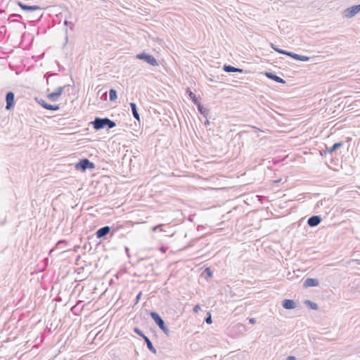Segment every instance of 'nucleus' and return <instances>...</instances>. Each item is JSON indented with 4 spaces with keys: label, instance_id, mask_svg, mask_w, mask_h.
I'll list each match as a JSON object with an SVG mask.
<instances>
[{
    "label": "nucleus",
    "instance_id": "obj_1",
    "mask_svg": "<svg viewBox=\"0 0 360 360\" xmlns=\"http://www.w3.org/2000/svg\"><path fill=\"white\" fill-rule=\"evenodd\" d=\"M91 124L96 130H100L105 127L108 129H110L116 126V123L108 117L101 118L98 117L91 122Z\"/></svg>",
    "mask_w": 360,
    "mask_h": 360
},
{
    "label": "nucleus",
    "instance_id": "obj_2",
    "mask_svg": "<svg viewBox=\"0 0 360 360\" xmlns=\"http://www.w3.org/2000/svg\"><path fill=\"white\" fill-rule=\"evenodd\" d=\"M117 231V228L105 226L98 229L96 231L95 235L98 239H107V236L110 235V238H112Z\"/></svg>",
    "mask_w": 360,
    "mask_h": 360
},
{
    "label": "nucleus",
    "instance_id": "obj_3",
    "mask_svg": "<svg viewBox=\"0 0 360 360\" xmlns=\"http://www.w3.org/2000/svg\"><path fill=\"white\" fill-rule=\"evenodd\" d=\"M150 316L152 319L155 321L156 325L160 328V329L167 335L169 336L170 333V330L166 326L165 321L160 316V315L156 311H150Z\"/></svg>",
    "mask_w": 360,
    "mask_h": 360
},
{
    "label": "nucleus",
    "instance_id": "obj_4",
    "mask_svg": "<svg viewBox=\"0 0 360 360\" xmlns=\"http://www.w3.org/2000/svg\"><path fill=\"white\" fill-rule=\"evenodd\" d=\"M75 168L77 170L85 172L87 169L95 168V164L87 158H82L75 164Z\"/></svg>",
    "mask_w": 360,
    "mask_h": 360
},
{
    "label": "nucleus",
    "instance_id": "obj_5",
    "mask_svg": "<svg viewBox=\"0 0 360 360\" xmlns=\"http://www.w3.org/2000/svg\"><path fill=\"white\" fill-rule=\"evenodd\" d=\"M136 58L144 60L152 66H158L159 63L154 56L152 55L142 52L136 55Z\"/></svg>",
    "mask_w": 360,
    "mask_h": 360
},
{
    "label": "nucleus",
    "instance_id": "obj_6",
    "mask_svg": "<svg viewBox=\"0 0 360 360\" xmlns=\"http://www.w3.org/2000/svg\"><path fill=\"white\" fill-rule=\"evenodd\" d=\"M6 110H10L15 106V94L13 91H8L6 94Z\"/></svg>",
    "mask_w": 360,
    "mask_h": 360
},
{
    "label": "nucleus",
    "instance_id": "obj_7",
    "mask_svg": "<svg viewBox=\"0 0 360 360\" xmlns=\"http://www.w3.org/2000/svg\"><path fill=\"white\" fill-rule=\"evenodd\" d=\"M345 145V143L343 141H340L335 143L331 147L328 148L326 146V150L321 151V155L322 156L326 155V154H332L337 151L338 149L342 147Z\"/></svg>",
    "mask_w": 360,
    "mask_h": 360
},
{
    "label": "nucleus",
    "instance_id": "obj_8",
    "mask_svg": "<svg viewBox=\"0 0 360 360\" xmlns=\"http://www.w3.org/2000/svg\"><path fill=\"white\" fill-rule=\"evenodd\" d=\"M65 87V86L58 87L55 91L47 95V98L53 102L57 101L58 100L59 97L61 96Z\"/></svg>",
    "mask_w": 360,
    "mask_h": 360
},
{
    "label": "nucleus",
    "instance_id": "obj_9",
    "mask_svg": "<svg viewBox=\"0 0 360 360\" xmlns=\"http://www.w3.org/2000/svg\"><path fill=\"white\" fill-rule=\"evenodd\" d=\"M360 11V4L352 6L345 10V15L347 18H352Z\"/></svg>",
    "mask_w": 360,
    "mask_h": 360
},
{
    "label": "nucleus",
    "instance_id": "obj_10",
    "mask_svg": "<svg viewBox=\"0 0 360 360\" xmlns=\"http://www.w3.org/2000/svg\"><path fill=\"white\" fill-rule=\"evenodd\" d=\"M322 221L320 215H312L307 220V224L310 227H315L318 226Z\"/></svg>",
    "mask_w": 360,
    "mask_h": 360
},
{
    "label": "nucleus",
    "instance_id": "obj_11",
    "mask_svg": "<svg viewBox=\"0 0 360 360\" xmlns=\"http://www.w3.org/2000/svg\"><path fill=\"white\" fill-rule=\"evenodd\" d=\"M18 5L19 6V7L23 10V11H27V12H33V11H35L37 10H41V8L39 6H37V5H34V6H29V5H27V4H23L22 2L21 1H19L18 3Z\"/></svg>",
    "mask_w": 360,
    "mask_h": 360
},
{
    "label": "nucleus",
    "instance_id": "obj_12",
    "mask_svg": "<svg viewBox=\"0 0 360 360\" xmlns=\"http://www.w3.org/2000/svg\"><path fill=\"white\" fill-rule=\"evenodd\" d=\"M264 75L268 78L270 79L274 82H276L278 83L281 84H285V81L282 79L281 77L277 76L275 73L271 72H265Z\"/></svg>",
    "mask_w": 360,
    "mask_h": 360
},
{
    "label": "nucleus",
    "instance_id": "obj_13",
    "mask_svg": "<svg viewBox=\"0 0 360 360\" xmlns=\"http://www.w3.org/2000/svg\"><path fill=\"white\" fill-rule=\"evenodd\" d=\"M282 306L285 309H292L296 307V303L292 300L285 299L282 301Z\"/></svg>",
    "mask_w": 360,
    "mask_h": 360
},
{
    "label": "nucleus",
    "instance_id": "obj_14",
    "mask_svg": "<svg viewBox=\"0 0 360 360\" xmlns=\"http://www.w3.org/2000/svg\"><path fill=\"white\" fill-rule=\"evenodd\" d=\"M319 285V281L316 278H307L303 284L304 288L316 287Z\"/></svg>",
    "mask_w": 360,
    "mask_h": 360
},
{
    "label": "nucleus",
    "instance_id": "obj_15",
    "mask_svg": "<svg viewBox=\"0 0 360 360\" xmlns=\"http://www.w3.org/2000/svg\"><path fill=\"white\" fill-rule=\"evenodd\" d=\"M223 70L226 72H240V73L244 72L243 69H241L239 68H236L231 65H226V64L223 66Z\"/></svg>",
    "mask_w": 360,
    "mask_h": 360
},
{
    "label": "nucleus",
    "instance_id": "obj_16",
    "mask_svg": "<svg viewBox=\"0 0 360 360\" xmlns=\"http://www.w3.org/2000/svg\"><path fill=\"white\" fill-rule=\"evenodd\" d=\"M129 105H130V108H131V113H132L133 117L136 120L140 121V115L138 112V109H137L136 104L135 103H130Z\"/></svg>",
    "mask_w": 360,
    "mask_h": 360
},
{
    "label": "nucleus",
    "instance_id": "obj_17",
    "mask_svg": "<svg viewBox=\"0 0 360 360\" xmlns=\"http://www.w3.org/2000/svg\"><path fill=\"white\" fill-rule=\"evenodd\" d=\"M195 105L197 106L198 112L204 117H207L209 114V110L204 108V106L200 103V102L195 104Z\"/></svg>",
    "mask_w": 360,
    "mask_h": 360
},
{
    "label": "nucleus",
    "instance_id": "obj_18",
    "mask_svg": "<svg viewBox=\"0 0 360 360\" xmlns=\"http://www.w3.org/2000/svg\"><path fill=\"white\" fill-rule=\"evenodd\" d=\"M143 340L146 342V344L147 345V348L153 354H156L157 353L156 349L153 347V345L152 342L150 341V340L147 336L144 337Z\"/></svg>",
    "mask_w": 360,
    "mask_h": 360
},
{
    "label": "nucleus",
    "instance_id": "obj_19",
    "mask_svg": "<svg viewBox=\"0 0 360 360\" xmlns=\"http://www.w3.org/2000/svg\"><path fill=\"white\" fill-rule=\"evenodd\" d=\"M186 92L195 105L200 102L199 98L193 91L190 90V89L188 88Z\"/></svg>",
    "mask_w": 360,
    "mask_h": 360
},
{
    "label": "nucleus",
    "instance_id": "obj_20",
    "mask_svg": "<svg viewBox=\"0 0 360 360\" xmlns=\"http://www.w3.org/2000/svg\"><path fill=\"white\" fill-rule=\"evenodd\" d=\"M292 58L297 60L300 61H308L309 60V57L302 55H299L297 53H294L292 56Z\"/></svg>",
    "mask_w": 360,
    "mask_h": 360
},
{
    "label": "nucleus",
    "instance_id": "obj_21",
    "mask_svg": "<svg viewBox=\"0 0 360 360\" xmlns=\"http://www.w3.org/2000/svg\"><path fill=\"white\" fill-rule=\"evenodd\" d=\"M109 98L110 101H115L117 98V91L114 89H110L109 91Z\"/></svg>",
    "mask_w": 360,
    "mask_h": 360
},
{
    "label": "nucleus",
    "instance_id": "obj_22",
    "mask_svg": "<svg viewBox=\"0 0 360 360\" xmlns=\"http://www.w3.org/2000/svg\"><path fill=\"white\" fill-rule=\"evenodd\" d=\"M304 304L307 306H308L310 309H314V310H317L319 308L316 303L313 302L309 300H305Z\"/></svg>",
    "mask_w": 360,
    "mask_h": 360
},
{
    "label": "nucleus",
    "instance_id": "obj_23",
    "mask_svg": "<svg viewBox=\"0 0 360 360\" xmlns=\"http://www.w3.org/2000/svg\"><path fill=\"white\" fill-rule=\"evenodd\" d=\"M46 109L49 110L56 111L60 109V105H51V104L48 103Z\"/></svg>",
    "mask_w": 360,
    "mask_h": 360
},
{
    "label": "nucleus",
    "instance_id": "obj_24",
    "mask_svg": "<svg viewBox=\"0 0 360 360\" xmlns=\"http://www.w3.org/2000/svg\"><path fill=\"white\" fill-rule=\"evenodd\" d=\"M133 330L136 334L141 337L143 339L144 337H146V335H145L142 330L137 327L134 328Z\"/></svg>",
    "mask_w": 360,
    "mask_h": 360
},
{
    "label": "nucleus",
    "instance_id": "obj_25",
    "mask_svg": "<svg viewBox=\"0 0 360 360\" xmlns=\"http://www.w3.org/2000/svg\"><path fill=\"white\" fill-rule=\"evenodd\" d=\"M36 101L42 108H44V109L46 108V105H48V103L44 100H43L42 98H36Z\"/></svg>",
    "mask_w": 360,
    "mask_h": 360
},
{
    "label": "nucleus",
    "instance_id": "obj_26",
    "mask_svg": "<svg viewBox=\"0 0 360 360\" xmlns=\"http://www.w3.org/2000/svg\"><path fill=\"white\" fill-rule=\"evenodd\" d=\"M203 273L205 274L206 278L212 277L213 273L210 268H206Z\"/></svg>",
    "mask_w": 360,
    "mask_h": 360
},
{
    "label": "nucleus",
    "instance_id": "obj_27",
    "mask_svg": "<svg viewBox=\"0 0 360 360\" xmlns=\"http://www.w3.org/2000/svg\"><path fill=\"white\" fill-rule=\"evenodd\" d=\"M68 243L67 240H60L59 241H58V243H56V245L55 248H52L50 251V254L54 251L55 248H58V246H60V245H63V244H66Z\"/></svg>",
    "mask_w": 360,
    "mask_h": 360
},
{
    "label": "nucleus",
    "instance_id": "obj_28",
    "mask_svg": "<svg viewBox=\"0 0 360 360\" xmlns=\"http://www.w3.org/2000/svg\"><path fill=\"white\" fill-rule=\"evenodd\" d=\"M270 46L272 49H274L275 51L281 54V51H283V49H279L278 47H277L275 44H274L273 43H271L270 44Z\"/></svg>",
    "mask_w": 360,
    "mask_h": 360
},
{
    "label": "nucleus",
    "instance_id": "obj_29",
    "mask_svg": "<svg viewBox=\"0 0 360 360\" xmlns=\"http://www.w3.org/2000/svg\"><path fill=\"white\" fill-rule=\"evenodd\" d=\"M293 53H294L293 52L285 51V50H283V51H281V54L288 56L291 58H292Z\"/></svg>",
    "mask_w": 360,
    "mask_h": 360
},
{
    "label": "nucleus",
    "instance_id": "obj_30",
    "mask_svg": "<svg viewBox=\"0 0 360 360\" xmlns=\"http://www.w3.org/2000/svg\"><path fill=\"white\" fill-rule=\"evenodd\" d=\"M64 25H66V26H68V25H70V30H73V28H74V24H73L72 22L68 21V20H65L64 21Z\"/></svg>",
    "mask_w": 360,
    "mask_h": 360
},
{
    "label": "nucleus",
    "instance_id": "obj_31",
    "mask_svg": "<svg viewBox=\"0 0 360 360\" xmlns=\"http://www.w3.org/2000/svg\"><path fill=\"white\" fill-rule=\"evenodd\" d=\"M205 321L208 324L212 323V317H211V314L210 313L207 314V316L205 317Z\"/></svg>",
    "mask_w": 360,
    "mask_h": 360
},
{
    "label": "nucleus",
    "instance_id": "obj_32",
    "mask_svg": "<svg viewBox=\"0 0 360 360\" xmlns=\"http://www.w3.org/2000/svg\"><path fill=\"white\" fill-rule=\"evenodd\" d=\"M141 295H142V292H139L138 293V295H136V299H135V304H137L139 301V300L141 299Z\"/></svg>",
    "mask_w": 360,
    "mask_h": 360
},
{
    "label": "nucleus",
    "instance_id": "obj_33",
    "mask_svg": "<svg viewBox=\"0 0 360 360\" xmlns=\"http://www.w3.org/2000/svg\"><path fill=\"white\" fill-rule=\"evenodd\" d=\"M200 309V306L199 304H196L194 307H193V311L195 313H198V311Z\"/></svg>",
    "mask_w": 360,
    "mask_h": 360
},
{
    "label": "nucleus",
    "instance_id": "obj_34",
    "mask_svg": "<svg viewBox=\"0 0 360 360\" xmlns=\"http://www.w3.org/2000/svg\"><path fill=\"white\" fill-rule=\"evenodd\" d=\"M162 226V224H160V225H158V226H155L152 228V231H156L158 229H160L161 226Z\"/></svg>",
    "mask_w": 360,
    "mask_h": 360
},
{
    "label": "nucleus",
    "instance_id": "obj_35",
    "mask_svg": "<svg viewBox=\"0 0 360 360\" xmlns=\"http://www.w3.org/2000/svg\"><path fill=\"white\" fill-rule=\"evenodd\" d=\"M248 321L250 323L254 324L256 322V320L254 318H250V319H249Z\"/></svg>",
    "mask_w": 360,
    "mask_h": 360
},
{
    "label": "nucleus",
    "instance_id": "obj_36",
    "mask_svg": "<svg viewBox=\"0 0 360 360\" xmlns=\"http://www.w3.org/2000/svg\"><path fill=\"white\" fill-rule=\"evenodd\" d=\"M68 28H65V44L68 42Z\"/></svg>",
    "mask_w": 360,
    "mask_h": 360
},
{
    "label": "nucleus",
    "instance_id": "obj_37",
    "mask_svg": "<svg viewBox=\"0 0 360 360\" xmlns=\"http://www.w3.org/2000/svg\"><path fill=\"white\" fill-rule=\"evenodd\" d=\"M124 250H125L127 256L129 257L130 255H129V248L128 247H125Z\"/></svg>",
    "mask_w": 360,
    "mask_h": 360
},
{
    "label": "nucleus",
    "instance_id": "obj_38",
    "mask_svg": "<svg viewBox=\"0 0 360 360\" xmlns=\"http://www.w3.org/2000/svg\"><path fill=\"white\" fill-rule=\"evenodd\" d=\"M287 360H296V358L293 356H289L288 358H287Z\"/></svg>",
    "mask_w": 360,
    "mask_h": 360
},
{
    "label": "nucleus",
    "instance_id": "obj_39",
    "mask_svg": "<svg viewBox=\"0 0 360 360\" xmlns=\"http://www.w3.org/2000/svg\"><path fill=\"white\" fill-rule=\"evenodd\" d=\"M204 124L207 127L210 124V121L207 119L204 123Z\"/></svg>",
    "mask_w": 360,
    "mask_h": 360
},
{
    "label": "nucleus",
    "instance_id": "obj_40",
    "mask_svg": "<svg viewBox=\"0 0 360 360\" xmlns=\"http://www.w3.org/2000/svg\"><path fill=\"white\" fill-rule=\"evenodd\" d=\"M145 260H146L145 259L142 258L140 259L139 262L141 263V262H144Z\"/></svg>",
    "mask_w": 360,
    "mask_h": 360
}]
</instances>
